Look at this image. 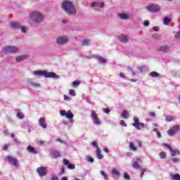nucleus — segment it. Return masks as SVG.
I'll list each match as a JSON object with an SVG mask.
<instances>
[{
    "instance_id": "nucleus-13",
    "label": "nucleus",
    "mask_w": 180,
    "mask_h": 180,
    "mask_svg": "<svg viewBox=\"0 0 180 180\" xmlns=\"http://www.w3.org/2000/svg\"><path fill=\"white\" fill-rule=\"evenodd\" d=\"M139 164H141V159L137 158L136 160L132 162L133 168L134 169H141V166Z\"/></svg>"
},
{
    "instance_id": "nucleus-23",
    "label": "nucleus",
    "mask_w": 180,
    "mask_h": 180,
    "mask_svg": "<svg viewBox=\"0 0 180 180\" xmlns=\"http://www.w3.org/2000/svg\"><path fill=\"white\" fill-rule=\"evenodd\" d=\"M118 16L120 19L124 20H127L130 18V14L128 13H119Z\"/></svg>"
},
{
    "instance_id": "nucleus-49",
    "label": "nucleus",
    "mask_w": 180,
    "mask_h": 180,
    "mask_svg": "<svg viewBox=\"0 0 180 180\" xmlns=\"http://www.w3.org/2000/svg\"><path fill=\"white\" fill-rule=\"evenodd\" d=\"M139 72H143L146 70V67L138 68Z\"/></svg>"
},
{
    "instance_id": "nucleus-2",
    "label": "nucleus",
    "mask_w": 180,
    "mask_h": 180,
    "mask_svg": "<svg viewBox=\"0 0 180 180\" xmlns=\"http://www.w3.org/2000/svg\"><path fill=\"white\" fill-rule=\"evenodd\" d=\"M62 9H63L68 15H75L77 13L75 6H74V4L70 1H65L63 2Z\"/></svg>"
},
{
    "instance_id": "nucleus-16",
    "label": "nucleus",
    "mask_w": 180,
    "mask_h": 180,
    "mask_svg": "<svg viewBox=\"0 0 180 180\" xmlns=\"http://www.w3.org/2000/svg\"><path fill=\"white\" fill-rule=\"evenodd\" d=\"M49 155L52 158H58V157H61V154L58 150H51Z\"/></svg>"
},
{
    "instance_id": "nucleus-39",
    "label": "nucleus",
    "mask_w": 180,
    "mask_h": 180,
    "mask_svg": "<svg viewBox=\"0 0 180 180\" xmlns=\"http://www.w3.org/2000/svg\"><path fill=\"white\" fill-rule=\"evenodd\" d=\"M79 84H81V82L78 81V80H76V81H74L72 82V86H78V85H79Z\"/></svg>"
},
{
    "instance_id": "nucleus-58",
    "label": "nucleus",
    "mask_w": 180,
    "mask_h": 180,
    "mask_svg": "<svg viewBox=\"0 0 180 180\" xmlns=\"http://www.w3.org/2000/svg\"><path fill=\"white\" fill-rule=\"evenodd\" d=\"M37 143H38V144L43 146V144H44V141H38Z\"/></svg>"
},
{
    "instance_id": "nucleus-61",
    "label": "nucleus",
    "mask_w": 180,
    "mask_h": 180,
    "mask_svg": "<svg viewBox=\"0 0 180 180\" xmlns=\"http://www.w3.org/2000/svg\"><path fill=\"white\" fill-rule=\"evenodd\" d=\"M120 76L121 77V78H125L124 74H123L122 72L120 73Z\"/></svg>"
},
{
    "instance_id": "nucleus-51",
    "label": "nucleus",
    "mask_w": 180,
    "mask_h": 180,
    "mask_svg": "<svg viewBox=\"0 0 180 180\" xmlns=\"http://www.w3.org/2000/svg\"><path fill=\"white\" fill-rule=\"evenodd\" d=\"M98 6H99L100 8H103L105 6V3H98Z\"/></svg>"
},
{
    "instance_id": "nucleus-53",
    "label": "nucleus",
    "mask_w": 180,
    "mask_h": 180,
    "mask_svg": "<svg viewBox=\"0 0 180 180\" xmlns=\"http://www.w3.org/2000/svg\"><path fill=\"white\" fill-rule=\"evenodd\" d=\"M153 30L154 32H159L160 27H158V26L153 27Z\"/></svg>"
},
{
    "instance_id": "nucleus-20",
    "label": "nucleus",
    "mask_w": 180,
    "mask_h": 180,
    "mask_svg": "<svg viewBox=\"0 0 180 180\" xmlns=\"http://www.w3.org/2000/svg\"><path fill=\"white\" fill-rule=\"evenodd\" d=\"M65 116L67 117V119H69L70 123H72V122H74V120H72L74 117V114H72L71 110L68 111Z\"/></svg>"
},
{
    "instance_id": "nucleus-54",
    "label": "nucleus",
    "mask_w": 180,
    "mask_h": 180,
    "mask_svg": "<svg viewBox=\"0 0 180 180\" xmlns=\"http://www.w3.org/2000/svg\"><path fill=\"white\" fill-rule=\"evenodd\" d=\"M143 25L144 26H148V25H150V22H148V20H145L143 22Z\"/></svg>"
},
{
    "instance_id": "nucleus-44",
    "label": "nucleus",
    "mask_w": 180,
    "mask_h": 180,
    "mask_svg": "<svg viewBox=\"0 0 180 180\" xmlns=\"http://www.w3.org/2000/svg\"><path fill=\"white\" fill-rule=\"evenodd\" d=\"M124 178L126 180H130V175H129L127 173H124Z\"/></svg>"
},
{
    "instance_id": "nucleus-17",
    "label": "nucleus",
    "mask_w": 180,
    "mask_h": 180,
    "mask_svg": "<svg viewBox=\"0 0 180 180\" xmlns=\"http://www.w3.org/2000/svg\"><path fill=\"white\" fill-rule=\"evenodd\" d=\"M63 164L68 167V169H75V165L70 164V160L67 159H63Z\"/></svg>"
},
{
    "instance_id": "nucleus-15",
    "label": "nucleus",
    "mask_w": 180,
    "mask_h": 180,
    "mask_svg": "<svg viewBox=\"0 0 180 180\" xmlns=\"http://www.w3.org/2000/svg\"><path fill=\"white\" fill-rule=\"evenodd\" d=\"M39 126L42 127V129H47V123H46V118L41 117L39 120Z\"/></svg>"
},
{
    "instance_id": "nucleus-19",
    "label": "nucleus",
    "mask_w": 180,
    "mask_h": 180,
    "mask_svg": "<svg viewBox=\"0 0 180 180\" xmlns=\"http://www.w3.org/2000/svg\"><path fill=\"white\" fill-rule=\"evenodd\" d=\"M112 174L113 176L114 179H117L118 178H120V172L117 170L116 168H113L112 169Z\"/></svg>"
},
{
    "instance_id": "nucleus-14",
    "label": "nucleus",
    "mask_w": 180,
    "mask_h": 180,
    "mask_svg": "<svg viewBox=\"0 0 180 180\" xmlns=\"http://www.w3.org/2000/svg\"><path fill=\"white\" fill-rule=\"evenodd\" d=\"M37 171L39 176H44L45 175H47V169L44 167L37 168Z\"/></svg>"
},
{
    "instance_id": "nucleus-18",
    "label": "nucleus",
    "mask_w": 180,
    "mask_h": 180,
    "mask_svg": "<svg viewBox=\"0 0 180 180\" xmlns=\"http://www.w3.org/2000/svg\"><path fill=\"white\" fill-rule=\"evenodd\" d=\"M118 40L121 41V43H127V41H129V37L127 35L121 34L118 36Z\"/></svg>"
},
{
    "instance_id": "nucleus-11",
    "label": "nucleus",
    "mask_w": 180,
    "mask_h": 180,
    "mask_svg": "<svg viewBox=\"0 0 180 180\" xmlns=\"http://www.w3.org/2000/svg\"><path fill=\"white\" fill-rule=\"evenodd\" d=\"M91 117L92 120L94 121V124H101V120L98 117V114H96V112L95 110H91Z\"/></svg>"
},
{
    "instance_id": "nucleus-52",
    "label": "nucleus",
    "mask_w": 180,
    "mask_h": 180,
    "mask_svg": "<svg viewBox=\"0 0 180 180\" xmlns=\"http://www.w3.org/2000/svg\"><path fill=\"white\" fill-rule=\"evenodd\" d=\"M98 3H96V2L91 3L92 8H95V6H98Z\"/></svg>"
},
{
    "instance_id": "nucleus-12",
    "label": "nucleus",
    "mask_w": 180,
    "mask_h": 180,
    "mask_svg": "<svg viewBox=\"0 0 180 180\" xmlns=\"http://www.w3.org/2000/svg\"><path fill=\"white\" fill-rule=\"evenodd\" d=\"M179 129H180L179 125H174L172 129L167 131V134H169V136H174V134L179 131Z\"/></svg>"
},
{
    "instance_id": "nucleus-38",
    "label": "nucleus",
    "mask_w": 180,
    "mask_h": 180,
    "mask_svg": "<svg viewBox=\"0 0 180 180\" xmlns=\"http://www.w3.org/2000/svg\"><path fill=\"white\" fill-rule=\"evenodd\" d=\"M86 161L87 162H94V158L91 157V156H87L86 157Z\"/></svg>"
},
{
    "instance_id": "nucleus-34",
    "label": "nucleus",
    "mask_w": 180,
    "mask_h": 180,
    "mask_svg": "<svg viewBox=\"0 0 180 180\" xmlns=\"http://www.w3.org/2000/svg\"><path fill=\"white\" fill-rule=\"evenodd\" d=\"M30 85H31V86H33L34 88H37L40 86V84H39L38 83H34L33 82H30Z\"/></svg>"
},
{
    "instance_id": "nucleus-25",
    "label": "nucleus",
    "mask_w": 180,
    "mask_h": 180,
    "mask_svg": "<svg viewBox=\"0 0 180 180\" xmlns=\"http://www.w3.org/2000/svg\"><path fill=\"white\" fill-rule=\"evenodd\" d=\"M176 120V117L172 115L166 116V122H174Z\"/></svg>"
},
{
    "instance_id": "nucleus-4",
    "label": "nucleus",
    "mask_w": 180,
    "mask_h": 180,
    "mask_svg": "<svg viewBox=\"0 0 180 180\" xmlns=\"http://www.w3.org/2000/svg\"><path fill=\"white\" fill-rule=\"evenodd\" d=\"M2 50L5 54H10L18 53V51H19V48L18 46H7L3 47Z\"/></svg>"
},
{
    "instance_id": "nucleus-43",
    "label": "nucleus",
    "mask_w": 180,
    "mask_h": 180,
    "mask_svg": "<svg viewBox=\"0 0 180 180\" xmlns=\"http://www.w3.org/2000/svg\"><path fill=\"white\" fill-rule=\"evenodd\" d=\"M91 146H93V147L96 148V150H98V148H99V147L98 146V143L95 141L91 143Z\"/></svg>"
},
{
    "instance_id": "nucleus-46",
    "label": "nucleus",
    "mask_w": 180,
    "mask_h": 180,
    "mask_svg": "<svg viewBox=\"0 0 180 180\" xmlns=\"http://www.w3.org/2000/svg\"><path fill=\"white\" fill-rule=\"evenodd\" d=\"M136 142L138 143L139 147L140 148L143 147V142L141 141L137 140Z\"/></svg>"
},
{
    "instance_id": "nucleus-36",
    "label": "nucleus",
    "mask_w": 180,
    "mask_h": 180,
    "mask_svg": "<svg viewBox=\"0 0 180 180\" xmlns=\"http://www.w3.org/2000/svg\"><path fill=\"white\" fill-rule=\"evenodd\" d=\"M101 174L102 176H103L105 180H109V179H108V174H106V173H105V172L101 170Z\"/></svg>"
},
{
    "instance_id": "nucleus-26",
    "label": "nucleus",
    "mask_w": 180,
    "mask_h": 180,
    "mask_svg": "<svg viewBox=\"0 0 180 180\" xmlns=\"http://www.w3.org/2000/svg\"><path fill=\"white\" fill-rule=\"evenodd\" d=\"M27 151H29V153H31L32 154H37V151H36V149H34V148H33L32 146H29L27 148Z\"/></svg>"
},
{
    "instance_id": "nucleus-7",
    "label": "nucleus",
    "mask_w": 180,
    "mask_h": 180,
    "mask_svg": "<svg viewBox=\"0 0 180 180\" xmlns=\"http://www.w3.org/2000/svg\"><path fill=\"white\" fill-rule=\"evenodd\" d=\"M134 123H133L132 125L134 126V127L136 128L137 130H141V129L144 127V123L140 122V121L139 120V117H134Z\"/></svg>"
},
{
    "instance_id": "nucleus-9",
    "label": "nucleus",
    "mask_w": 180,
    "mask_h": 180,
    "mask_svg": "<svg viewBox=\"0 0 180 180\" xmlns=\"http://www.w3.org/2000/svg\"><path fill=\"white\" fill-rule=\"evenodd\" d=\"M11 27H13V29H20L22 33H26V27L20 25L19 22H11Z\"/></svg>"
},
{
    "instance_id": "nucleus-6",
    "label": "nucleus",
    "mask_w": 180,
    "mask_h": 180,
    "mask_svg": "<svg viewBox=\"0 0 180 180\" xmlns=\"http://www.w3.org/2000/svg\"><path fill=\"white\" fill-rule=\"evenodd\" d=\"M163 146L169 150L172 157H176V155H180V151L178 150H174V148H172V147H171L169 144L164 143Z\"/></svg>"
},
{
    "instance_id": "nucleus-27",
    "label": "nucleus",
    "mask_w": 180,
    "mask_h": 180,
    "mask_svg": "<svg viewBox=\"0 0 180 180\" xmlns=\"http://www.w3.org/2000/svg\"><path fill=\"white\" fill-rule=\"evenodd\" d=\"M96 153L97 158H98V160H102V158H103V155L101 153V149L97 148Z\"/></svg>"
},
{
    "instance_id": "nucleus-59",
    "label": "nucleus",
    "mask_w": 180,
    "mask_h": 180,
    "mask_svg": "<svg viewBox=\"0 0 180 180\" xmlns=\"http://www.w3.org/2000/svg\"><path fill=\"white\" fill-rule=\"evenodd\" d=\"M157 136L159 137V139H161V133L160 131L157 132Z\"/></svg>"
},
{
    "instance_id": "nucleus-45",
    "label": "nucleus",
    "mask_w": 180,
    "mask_h": 180,
    "mask_svg": "<svg viewBox=\"0 0 180 180\" xmlns=\"http://www.w3.org/2000/svg\"><path fill=\"white\" fill-rule=\"evenodd\" d=\"M120 124L121 126H124V127H127V124H126V122H124V120H121Z\"/></svg>"
},
{
    "instance_id": "nucleus-30",
    "label": "nucleus",
    "mask_w": 180,
    "mask_h": 180,
    "mask_svg": "<svg viewBox=\"0 0 180 180\" xmlns=\"http://www.w3.org/2000/svg\"><path fill=\"white\" fill-rule=\"evenodd\" d=\"M150 75L153 78H158V77H160V74L155 71L151 72Z\"/></svg>"
},
{
    "instance_id": "nucleus-5",
    "label": "nucleus",
    "mask_w": 180,
    "mask_h": 180,
    "mask_svg": "<svg viewBox=\"0 0 180 180\" xmlns=\"http://www.w3.org/2000/svg\"><path fill=\"white\" fill-rule=\"evenodd\" d=\"M70 41V39L67 36H61L56 39V44L58 46H64V44H67Z\"/></svg>"
},
{
    "instance_id": "nucleus-40",
    "label": "nucleus",
    "mask_w": 180,
    "mask_h": 180,
    "mask_svg": "<svg viewBox=\"0 0 180 180\" xmlns=\"http://www.w3.org/2000/svg\"><path fill=\"white\" fill-rule=\"evenodd\" d=\"M171 160H172V162H174V164H176V162H180V159L178 158H172Z\"/></svg>"
},
{
    "instance_id": "nucleus-24",
    "label": "nucleus",
    "mask_w": 180,
    "mask_h": 180,
    "mask_svg": "<svg viewBox=\"0 0 180 180\" xmlns=\"http://www.w3.org/2000/svg\"><path fill=\"white\" fill-rule=\"evenodd\" d=\"M96 60H97L99 63H101L102 64L106 63V60L103 58L102 56H99L98 55L94 56Z\"/></svg>"
},
{
    "instance_id": "nucleus-60",
    "label": "nucleus",
    "mask_w": 180,
    "mask_h": 180,
    "mask_svg": "<svg viewBox=\"0 0 180 180\" xmlns=\"http://www.w3.org/2000/svg\"><path fill=\"white\" fill-rule=\"evenodd\" d=\"M4 134H6V136H8V134H9V131H8V129L4 130Z\"/></svg>"
},
{
    "instance_id": "nucleus-29",
    "label": "nucleus",
    "mask_w": 180,
    "mask_h": 180,
    "mask_svg": "<svg viewBox=\"0 0 180 180\" xmlns=\"http://www.w3.org/2000/svg\"><path fill=\"white\" fill-rule=\"evenodd\" d=\"M89 44H91V40L89 39H85L82 42V46H89Z\"/></svg>"
},
{
    "instance_id": "nucleus-31",
    "label": "nucleus",
    "mask_w": 180,
    "mask_h": 180,
    "mask_svg": "<svg viewBox=\"0 0 180 180\" xmlns=\"http://www.w3.org/2000/svg\"><path fill=\"white\" fill-rule=\"evenodd\" d=\"M171 22V18L168 17H165L163 20L164 25H168Z\"/></svg>"
},
{
    "instance_id": "nucleus-47",
    "label": "nucleus",
    "mask_w": 180,
    "mask_h": 180,
    "mask_svg": "<svg viewBox=\"0 0 180 180\" xmlns=\"http://www.w3.org/2000/svg\"><path fill=\"white\" fill-rule=\"evenodd\" d=\"M147 169H142L141 172V178H142V176L144 175V173L146 172Z\"/></svg>"
},
{
    "instance_id": "nucleus-35",
    "label": "nucleus",
    "mask_w": 180,
    "mask_h": 180,
    "mask_svg": "<svg viewBox=\"0 0 180 180\" xmlns=\"http://www.w3.org/2000/svg\"><path fill=\"white\" fill-rule=\"evenodd\" d=\"M160 158L164 160V159L167 158V153L165 152H161L160 153Z\"/></svg>"
},
{
    "instance_id": "nucleus-63",
    "label": "nucleus",
    "mask_w": 180,
    "mask_h": 180,
    "mask_svg": "<svg viewBox=\"0 0 180 180\" xmlns=\"http://www.w3.org/2000/svg\"><path fill=\"white\" fill-rule=\"evenodd\" d=\"M4 149L5 150H8V145H4Z\"/></svg>"
},
{
    "instance_id": "nucleus-50",
    "label": "nucleus",
    "mask_w": 180,
    "mask_h": 180,
    "mask_svg": "<svg viewBox=\"0 0 180 180\" xmlns=\"http://www.w3.org/2000/svg\"><path fill=\"white\" fill-rule=\"evenodd\" d=\"M64 100L65 101H71V98H70V96H68L67 95H64Z\"/></svg>"
},
{
    "instance_id": "nucleus-3",
    "label": "nucleus",
    "mask_w": 180,
    "mask_h": 180,
    "mask_svg": "<svg viewBox=\"0 0 180 180\" xmlns=\"http://www.w3.org/2000/svg\"><path fill=\"white\" fill-rule=\"evenodd\" d=\"M35 77H44L45 78H53V79H58L60 76L54 73V72H47L46 70H36L33 72Z\"/></svg>"
},
{
    "instance_id": "nucleus-32",
    "label": "nucleus",
    "mask_w": 180,
    "mask_h": 180,
    "mask_svg": "<svg viewBox=\"0 0 180 180\" xmlns=\"http://www.w3.org/2000/svg\"><path fill=\"white\" fill-rule=\"evenodd\" d=\"M129 148L131 150H133V151H136L137 148L134 146V143L133 142H129Z\"/></svg>"
},
{
    "instance_id": "nucleus-1",
    "label": "nucleus",
    "mask_w": 180,
    "mask_h": 180,
    "mask_svg": "<svg viewBox=\"0 0 180 180\" xmlns=\"http://www.w3.org/2000/svg\"><path fill=\"white\" fill-rule=\"evenodd\" d=\"M30 25L32 27H36L42 22H44V15L43 13L34 11L29 14Z\"/></svg>"
},
{
    "instance_id": "nucleus-48",
    "label": "nucleus",
    "mask_w": 180,
    "mask_h": 180,
    "mask_svg": "<svg viewBox=\"0 0 180 180\" xmlns=\"http://www.w3.org/2000/svg\"><path fill=\"white\" fill-rule=\"evenodd\" d=\"M103 112H105V113H107V115H109V113H110V109H109V108H104L103 109Z\"/></svg>"
},
{
    "instance_id": "nucleus-28",
    "label": "nucleus",
    "mask_w": 180,
    "mask_h": 180,
    "mask_svg": "<svg viewBox=\"0 0 180 180\" xmlns=\"http://www.w3.org/2000/svg\"><path fill=\"white\" fill-rule=\"evenodd\" d=\"M17 117H18V119H23L25 117V114H23V112H20V110H18V113H17Z\"/></svg>"
},
{
    "instance_id": "nucleus-33",
    "label": "nucleus",
    "mask_w": 180,
    "mask_h": 180,
    "mask_svg": "<svg viewBox=\"0 0 180 180\" xmlns=\"http://www.w3.org/2000/svg\"><path fill=\"white\" fill-rule=\"evenodd\" d=\"M122 117H124V119H127V117H129V112H127V110H124L122 112Z\"/></svg>"
},
{
    "instance_id": "nucleus-21",
    "label": "nucleus",
    "mask_w": 180,
    "mask_h": 180,
    "mask_svg": "<svg viewBox=\"0 0 180 180\" xmlns=\"http://www.w3.org/2000/svg\"><path fill=\"white\" fill-rule=\"evenodd\" d=\"M29 58V56L27 55H21L18 56L15 60L18 63H20V61H23L24 60H27Z\"/></svg>"
},
{
    "instance_id": "nucleus-22",
    "label": "nucleus",
    "mask_w": 180,
    "mask_h": 180,
    "mask_svg": "<svg viewBox=\"0 0 180 180\" xmlns=\"http://www.w3.org/2000/svg\"><path fill=\"white\" fill-rule=\"evenodd\" d=\"M159 51H162V53H168L169 51V46L167 45H163L159 47Z\"/></svg>"
},
{
    "instance_id": "nucleus-41",
    "label": "nucleus",
    "mask_w": 180,
    "mask_h": 180,
    "mask_svg": "<svg viewBox=\"0 0 180 180\" xmlns=\"http://www.w3.org/2000/svg\"><path fill=\"white\" fill-rule=\"evenodd\" d=\"M69 95H71V96H75L77 94H75V90L70 89L69 91Z\"/></svg>"
},
{
    "instance_id": "nucleus-57",
    "label": "nucleus",
    "mask_w": 180,
    "mask_h": 180,
    "mask_svg": "<svg viewBox=\"0 0 180 180\" xmlns=\"http://www.w3.org/2000/svg\"><path fill=\"white\" fill-rule=\"evenodd\" d=\"M60 113L61 116H65L66 112H65V110L60 111Z\"/></svg>"
},
{
    "instance_id": "nucleus-8",
    "label": "nucleus",
    "mask_w": 180,
    "mask_h": 180,
    "mask_svg": "<svg viewBox=\"0 0 180 180\" xmlns=\"http://www.w3.org/2000/svg\"><path fill=\"white\" fill-rule=\"evenodd\" d=\"M7 162H8L11 165H13L15 168H18L19 167V162H18V160L12 156H8L6 158Z\"/></svg>"
},
{
    "instance_id": "nucleus-56",
    "label": "nucleus",
    "mask_w": 180,
    "mask_h": 180,
    "mask_svg": "<svg viewBox=\"0 0 180 180\" xmlns=\"http://www.w3.org/2000/svg\"><path fill=\"white\" fill-rule=\"evenodd\" d=\"M149 116H150V117H155V113H154V112H150V113H149Z\"/></svg>"
},
{
    "instance_id": "nucleus-10",
    "label": "nucleus",
    "mask_w": 180,
    "mask_h": 180,
    "mask_svg": "<svg viewBox=\"0 0 180 180\" xmlns=\"http://www.w3.org/2000/svg\"><path fill=\"white\" fill-rule=\"evenodd\" d=\"M147 10L149 11V12H152V13H157L159 11L161 10V7H160L158 6V4H152V5H150L148 6V7H146Z\"/></svg>"
},
{
    "instance_id": "nucleus-64",
    "label": "nucleus",
    "mask_w": 180,
    "mask_h": 180,
    "mask_svg": "<svg viewBox=\"0 0 180 180\" xmlns=\"http://www.w3.org/2000/svg\"><path fill=\"white\" fill-rule=\"evenodd\" d=\"M61 180H68L67 177H63Z\"/></svg>"
},
{
    "instance_id": "nucleus-55",
    "label": "nucleus",
    "mask_w": 180,
    "mask_h": 180,
    "mask_svg": "<svg viewBox=\"0 0 180 180\" xmlns=\"http://www.w3.org/2000/svg\"><path fill=\"white\" fill-rule=\"evenodd\" d=\"M51 179H52V180H58V176H56V175L52 176Z\"/></svg>"
},
{
    "instance_id": "nucleus-42",
    "label": "nucleus",
    "mask_w": 180,
    "mask_h": 180,
    "mask_svg": "<svg viewBox=\"0 0 180 180\" xmlns=\"http://www.w3.org/2000/svg\"><path fill=\"white\" fill-rule=\"evenodd\" d=\"M127 70H128L129 72H131V74H132L133 76H135V75H136V72H134V71H133V69H131V68L128 67V68H127Z\"/></svg>"
},
{
    "instance_id": "nucleus-62",
    "label": "nucleus",
    "mask_w": 180,
    "mask_h": 180,
    "mask_svg": "<svg viewBox=\"0 0 180 180\" xmlns=\"http://www.w3.org/2000/svg\"><path fill=\"white\" fill-rule=\"evenodd\" d=\"M104 151L105 153H109V149H108V148H105Z\"/></svg>"
},
{
    "instance_id": "nucleus-37",
    "label": "nucleus",
    "mask_w": 180,
    "mask_h": 180,
    "mask_svg": "<svg viewBox=\"0 0 180 180\" xmlns=\"http://www.w3.org/2000/svg\"><path fill=\"white\" fill-rule=\"evenodd\" d=\"M172 179L173 180H180V175H179V174H176L173 175Z\"/></svg>"
}]
</instances>
